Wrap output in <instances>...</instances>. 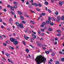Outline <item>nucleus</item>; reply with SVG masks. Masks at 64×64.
Masks as SVG:
<instances>
[{"label": "nucleus", "instance_id": "obj_42", "mask_svg": "<svg viewBox=\"0 0 64 64\" xmlns=\"http://www.w3.org/2000/svg\"><path fill=\"white\" fill-rule=\"evenodd\" d=\"M57 18L59 20H60V17L59 16L57 17Z\"/></svg>", "mask_w": 64, "mask_h": 64}, {"label": "nucleus", "instance_id": "obj_11", "mask_svg": "<svg viewBox=\"0 0 64 64\" xmlns=\"http://www.w3.org/2000/svg\"><path fill=\"white\" fill-rule=\"evenodd\" d=\"M59 5L60 6H62V5H63V4H62V2H59Z\"/></svg>", "mask_w": 64, "mask_h": 64}, {"label": "nucleus", "instance_id": "obj_62", "mask_svg": "<svg viewBox=\"0 0 64 64\" xmlns=\"http://www.w3.org/2000/svg\"><path fill=\"white\" fill-rule=\"evenodd\" d=\"M32 3H33V0H31V1H30Z\"/></svg>", "mask_w": 64, "mask_h": 64}, {"label": "nucleus", "instance_id": "obj_59", "mask_svg": "<svg viewBox=\"0 0 64 64\" xmlns=\"http://www.w3.org/2000/svg\"><path fill=\"white\" fill-rule=\"evenodd\" d=\"M35 3H34V4H33V3H32V5L33 6L35 5Z\"/></svg>", "mask_w": 64, "mask_h": 64}, {"label": "nucleus", "instance_id": "obj_64", "mask_svg": "<svg viewBox=\"0 0 64 64\" xmlns=\"http://www.w3.org/2000/svg\"><path fill=\"white\" fill-rule=\"evenodd\" d=\"M48 63L49 64H51V63L50 62V61L48 62Z\"/></svg>", "mask_w": 64, "mask_h": 64}, {"label": "nucleus", "instance_id": "obj_35", "mask_svg": "<svg viewBox=\"0 0 64 64\" xmlns=\"http://www.w3.org/2000/svg\"><path fill=\"white\" fill-rule=\"evenodd\" d=\"M23 44H24V45H26V44H25V42H24V41H23Z\"/></svg>", "mask_w": 64, "mask_h": 64}, {"label": "nucleus", "instance_id": "obj_25", "mask_svg": "<svg viewBox=\"0 0 64 64\" xmlns=\"http://www.w3.org/2000/svg\"><path fill=\"white\" fill-rule=\"evenodd\" d=\"M56 64H59V62L58 61H56Z\"/></svg>", "mask_w": 64, "mask_h": 64}, {"label": "nucleus", "instance_id": "obj_6", "mask_svg": "<svg viewBox=\"0 0 64 64\" xmlns=\"http://www.w3.org/2000/svg\"><path fill=\"white\" fill-rule=\"evenodd\" d=\"M24 37L25 39V40H27V39H29V38H30L29 37H28V36L26 37V36H25V35H24Z\"/></svg>", "mask_w": 64, "mask_h": 64}, {"label": "nucleus", "instance_id": "obj_24", "mask_svg": "<svg viewBox=\"0 0 64 64\" xmlns=\"http://www.w3.org/2000/svg\"><path fill=\"white\" fill-rule=\"evenodd\" d=\"M10 13L12 14V15H14V13L12 11L10 12Z\"/></svg>", "mask_w": 64, "mask_h": 64}, {"label": "nucleus", "instance_id": "obj_43", "mask_svg": "<svg viewBox=\"0 0 64 64\" xmlns=\"http://www.w3.org/2000/svg\"><path fill=\"white\" fill-rule=\"evenodd\" d=\"M29 2H28V0L27 1V2L26 3V5H28L29 4Z\"/></svg>", "mask_w": 64, "mask_h": 64}, {"label": "nucleus", "instance_id": "obj_49", "mask_svg": "<svg viewBox=\"0 0 64 64\" xmlns=\"http://www.w3.org/2000/svg\"><path fill=\"white\" fill-rule=\"evenodd\" d=\"M36 10L38 11H40V9L39 8H37L36 9Z\"/></svg>", "mask_w": 64, "mask_h": 64}, {"label": "nucleus", "instance_id": "obj_12", "mask_svg": "<svg viewBox=\"0 0 64 64\" xmlns=\"http://www.w3.org/2000/svg\"><path fill=\"white\" fill-rule=\"evenodd\" d=\"M2 60L4 61V62H5L6 61V60L5 59V58L4 56L2 57Z\"/></svg>", "mask_w": 64, "mask_h": 64}, {"label": "nucleus", "instance_id": "obj_19", "mask_svg": "<svg viewBox=\"0 0 64 64\" xmlns=\"http://www.w3.org/2000/svg\"><path fill=\"white\" fill-rule=\"evenodd\" d=\"M14 7L15 9H16L17 8V6L16 5L14 6Z\"/></svg>", "mask_w": 64, "mask_h": 64}, {"label": "nucleus", "instance_id": "obj_47", "mask_svg": "<svg viewBox=\"0 0 64 64\" xmlns=\"http://www.w3.org/2000/svg\"><path fill=\"white\" fill-rule=\"evenodd\" d=\"M52 20H53V21H56L55 19H54V18H52Z\"/></svg>", "mask_w": 64, "mask_h": 64}, {"label": "nucleus", "instance_id": "obj_3", "mask_svg": "<svg viewBox=\"0 0 64 64\" xmlns=\"http://www.w3.org/2000/svg\"><path fill=\"white\" fill-rule=\"evenodd\" d=\"M48 19V20L46 21V23L47 24H49V23H50V22H51V20H50V19H51V18L50 17H49Z\"/></svg>", "mask_w": 64, "mask_h": 64}, {"label": "nucleus", "instance_id": "obj_52", "mask_svg": "<svg viewBox=\"0 0 64 64\" xmlns=\"http://www.w3.org/2000/svg\"><path fill=\"white\" fill-rule=\"evenodd\" d=\"M32 32L34 34H36V32H34V31H32Z\"/></svg>", "mask_w": 64, "mask_h": 64}, {"label": "nucleus", "instance_id": "obj_29", "mask_svg": "<svg viewBox=\"0 0 64 64\" xmlns=\"http://www.w3.org/2000/svg\"><path fill=\"white\" fill-rule=\"evenodd\" d=\"M8 62H11V60H10V59H8Z\"/></svg>", "mask_w": 64, "mask_h": 64}, {"label": "nucleus", "instance_id": "obj_13", "mask_svg": "<svg viewBox=\"0 0 64 64\" xmlns=\"http://www.w3.org/2000/svg\"><path fill=\"white\" fill-rule=\"evenodd\" d=\"M61 19L62 20H64V16H62L61 18Z\"/></svg>", "mask_w": 64, "mask_h": 64}, {"label": "nucleus", "instance_id": "obj_50", "mask_svg": "<svg viewBox=\"0 0 64 64\" xmlns=\"http://www.w3.org/2000/svg\"><path fill=\"white\" fill-rule=\"evenodd\" d=\"M30 27H31V28H34V26H31V25L30 26Z\"/></svg>", "mask_w": 64, "mask_h": 64}, {"label": "nucleus", "instance_id": "obj_56", "mask_svg": "<svg viewBox=\"0 0 64 64\" xmlns=\"http://www.w3.org/2000/svg\"><path fill=\"white\" fill-rule=\"evenodd\" d=\"M41 35L42 36H44V33H42L41 34Z\"/></svg>", "mask_w": 64, "mask_h": 64}, {"label": "nucleus", "instance_id": "obj_21", "mask_svg": "<svg viewBox=\"0 0 64 64\" xmlns=\"http://www.w3.org/2000/svg\"><path fill=\"white\" fill-rule=\"evenodd\" d=\"M20 18H21L22 20H23L24 19V17L22 16H20Z\"/></svg>", "mask_w": 64, "mask_h": 64}, {"label": "nucleus", "instance_id": "obj_40", "mask_svg": "<svg viewBox=\"0 0 64 64\" xmlns=\"http://www.w3.org/2000/svg\"><path fill=\"white\" fill-rule=\"evenodd\" d=\"M30 47H31L32 48H33V49L34 48V47L32 45H30Z\"/></svg>", "mask_w": 64, "mask_h": 64}, {"label": "nucleus", "instance_id": "obj_23", "mask_svg": "<svg viewBox=\"0 0 64 64\" xmlns=\"http://www.w3.org/2000/svg\"><path fill=\"white\" fill-rule=\"evenodd\" d=\"M41 31H42V32H44V30L43 29H41Z\"/></svg>", "mask_w": 64, "mask_h": 64}, {"label": "nucleus", "instance_id": "obj_15", "mask_svg": "<svg viewBox=\"0 0 64 64\" xmlns=\"http://www.w3.org/2000/svg\"><path fill=\"white\" fill-rule=\"evenodd\" d=\"M45 52L46 53V54H49V53H50V52H49L48 51H45Z\"/></svg>", "mask_w": 64, "mask_h": 64}, {"label": "nucleus", "instance_id": "obj_48", "mask_svg": "<svg viewBox=\"0 0 64 64\" xmlns=\"http://www.w3.org/2000/svg\"><path fill=\"white\" fill-rule=\"evenodd\" d=\"M42 48L43 49V50H45V49H46V48H45L44 47H42Z\"/></svg>", "mask_w": 64, "mask_h": 64}, {"label": "nucleus", "instance_id": "obj_57", "mask_svg": "<svg viewBox=\"0 0 64 64\" xmlns=\"http://www.w3.org/2000/svg\"><path fill=\"white\" fill-rule=\"evenodd\" d=\"M55 40L56 41H57L58 40V38H55Z\"/></svg>", "mask_w": 64, "mask_h": 64}, {"label": "nucleus", "instance_id": "obj_1", "mask_svg": "<svg viewBox=\"0 0 64 64\" xmlns=\"http://www.w3.org/2000/svg\"><path fill=\"white\" fill-rule=\"evenodd\" d=\"M35 61L36 62L37 64H40L44 62V64L45 63V62L46 61V59L44 57L42 56H38L36 57L35 59Z\"/></svg>", "mask_w": 64, "mask_h": 64}, {"label": "nucleus", "instance_id": "obj_36", "mask_svg": "<svg viewBox=\"0 0 64 64\" xmlns=\"http://www.w3.org/2000/svg\"><path fill=\"white\" fill-rule=\"evenodd\" d=\"M62 62H64V58H63L62 59Z\"/></svg>", "mask_w": 64, "mask_h": 64}, {"label": "nucleus", "instance_id": "obj_34", "mask_svg": "<svg viewBox=\"0 0 64 64\" xmlns=\"http://www.w3.org/2000/svg\"><path fill=\"white\" fill-rule=\"evenodd\" d=\"M35 6H36V7H37V6H38V4L35 3Z\"/></svg>", "mask_w": 64, "mask_h": 64}, {"label": "nucleus", "instance_id": "obj_45", "mask_svg": "<svg viewBox=\"0 0 64 64\" xmlns=\"http://www.w3.org/2000/svg\"><path fill=\"white\" fill-rule=\"evenodd\" d=\"M40 27H42V28L44 27V25H43V24H42L40 26Z\"/></svg>", "mask_w": 64, "mask_h": 64}, {"label": "nucleus", "instance_id": "obj_20", "mask_svg": "<svg viewBox=\"0 0 64 64\" xmlns=\"http://www.w3.org/2000/svg\"><path fill=\"white\" fill-rule=\"evenodd\" d=\"M55 14H56V15H58V12H55Z\"/></svg>", "mask_w": 64, "mask_h": 64}, {"label": "nucleus", "instance_id": "obj_51", "mask_svg": "<svg viewBox=\"0 0 64 64\" xmlns=\"http://www.w3.org/2000/svg\"><path fill=\"white\" fill-rule=\"evenodd\" d=\"M9 42V41H7L6 42V43H7V44H8Z\"/></svg>", "mask_w": 64, "mask_h": 64}, {"label": "nucleus", "instance_id": "obj_38", "mask_svg": "<svg viewBox=\"0 0 64 64\" xmlns=\"http://www.w3.org/2000/svg\"><path fill=\"white\" fill-rule=\"evenodd\" d=\"M3 44L4 46H7V45H6V44L5 43H4Z\"/></svg>", "mask_w": 64, "mask_h": 64}, {"label": "nucleus", "instance_id": "obj_44", "mask_svg": "<svg viewBox=\"0 0 64 64\" xmlns=\"http://www.w3.org/2000/svg\"><path fill=\"white\" fill-rule=\"evenodd\" d=\"M52 54V56H54V55H55V54L53 52Z\"/></svg>", "mask_w": 64, "mask_h": 64}, {"label": "nucleus", "instance_id": "obj_32", "mask_svg": "<svg viewBox=\"0 0 64 64\" xmlns=\"http://www.w3.org/2000/svg\"><path fill=\"white\" fill-rule=\"evenodd\" d=\"M42 15H43V16H44V15H45V13H42Z\"/></svg>", "mask_w": 64, "mask_h": 64}, {"label": "nucleus", "instance_id": "obj_4", "mask_svg": "<svg viewBox=\"0 0 64 64\" xmlns=\"http://www.w3.org/2000/svg\"><path fill=\"white\" fill-rule=\"evenodd\" d=\"M15 40L14 38H11L10 39V40L12 42H14Z\"/></svg>", "mask_w": 64, "mask_h": 64}, {"label": "nucleus", "instance_id": "obj_30", "mask_svg": "<svg viewBox=\"0 0 64 64\" xmlns=\"http://www.w3.org/2000/svg\"><path fill=\"white\" fill-rule=\"evenodd\" d=\"M10 21H12V22H13V20H12V18H10Z\"/></svg>", "mask_w": 64, "mask_h": 64}, {"label": "nucleus", "instance_id": "obj_33", "mask_svg": "<svg viewBox=\"0 0 64 64\" xmlns=\"http://www.w3.org/2000/svg\"><path fill=\"white\" fill-rule=\"evenodd\" d=\"M14 4H15L16 5H17V3L15 2H14Z\"/></svg>", "mask_w": 64, "mask_h": 64}, {"label": "nucleus", "instance_id": "obj_28", "mask_svg": "<svg viewBox=\"0 0 64 64\" xmlns=\"http://www.w3.org/2000/svg\"><path fill=\"white\" fill-rule=\"evenodd\" d=\"M30 22L32 24H34V22L33 21H32V20L30 21Z\"/></svg>", "mask_w": 64, "mask_h": 64}, {"label": "nucleus", "instance_id": "obj_53", "mask_svg": "<svg viewBox=\"0 0 64 64\" xmlns=\"http://www.w3.org/2000/svg\"><path fill=\"white\" fill-rule=\"evenodd\" d=\"M50 62H53V60H52V59H51L50 60Z\"/></svg>", "mask_w": 64, "mask_h": 64}, {"label": "nucleus", "instance_id": "obj_8", "mask_svg": "<svg viewBox=\"0 0 64 64\" xmlns=\"http://www.w3.org/2000/svg\"><path fill=\"white\" fill-rule=\"evenodd\" d=\"M32 36L33 38H35L36 37V36L34 35V34H32Z\"/></svg>", "mask_w": 64, "mask_h": 64}, {"label": "nucleus", "instance_id": "obj_22", "mask_svg": "<svg viewBox=\"0 0 64 64\" xmlns=\"http://www.w3.org/2000/svg\"><path fill=\"white\" fill-rule=\"evenodd\" d=\"M54 25V22H52L50 23V25H52V26L53 25Z\"/></svg>", "mask_w": 64, "mask_h": 64}, {"label": "nucleus", "instance_id": "obj_10", "mask_svg": "<svg viewBox=\"0 0 64 64\" xmlns=\"http://www.w3.org/2000/svg\"><path fill=\"white\" fill-rule=\"evenodd\" d=\"M26 51L27 53H29V50L28 48H26Z\"/></svg>", "mask_w": 64, "mask_h": 64}, {"label": "nucleus", "instance_id": "obj_58", "mask_svg": "<svg viewBox=\"0 0 64 64\" xmlns=\"http://www.w3.org/2000/svg\"><path fill=\"white\" fill-rule=\"evenodd\" d=\"M30 11H31V12H32V13H35V12H33L31 10H30Z\"/></svg>", "mask_w": 64, "mask_h": 64}, {"label": "nucleus", "instance_id": "obj_63", "mask_svg": "<svg viewBox=\"0 0 64 64\" xmlns=\"http://www.w3.org/2000/svg\"><path fill=\"white\" fill-rule=\"evenodd\" d=\"M49 51L50 52H52V49L50 50Z\"/></svg>", "mask_w": 64, "mask_h": 64}, {"label": "nucleus", "instance_id": "obj_60", "mask_svg": "<svg viewBox=\"0 0 64 64\" xmlns=\"http://www.w3.org/2000/svg\"><path fill=\"white\" fill-rule=\"evenodd\" d=\"M22 3H24V0H21Z\"/></svg>", "mask_w": 64, "mask_h": 64}, {"label": "nucleus", "instance_id": "obj_41", "mask_svg": "<svg viewBox=\"0 0 64 64\" xmlns=\"http://www.w3.org/2000/svg\"><path fill=\"white\" fill-rule=\"evenodd\" d=\"M22 23H23L24 24H25L26 23V22L25 21H22Z\"/></svg>", "mask_w": 64, "mask_h": 64}, {"label": "nucleus", "instance_id": "obj_39", "mask_svg": "<svg viewBox=\"0 0 64 64\" xmlns=\"http://www.w3.org/2000/svg\"><path fill=\"white\" fill-rule=\"evenodd\" d=\"M57 36H61V34H57Z\"/></svg>", "mask_w": 64, "mask_h": 64}, {"label": "nucleus", "instance_id": "obj_54", "mask_svg": "<svg viewBox=\"0 0 64 64\" xmlns=\"http://www.w3.org/2000/svg\"><path fill=\"white\" fill-rule=\"evenodd\" d=\"M28 57H29V58H31V56H30V55L28 54Z\"/></svg>", "mask_w": 64, "mask_h": 64}, {"label": "nucleus", "instance_id": "obj_27", "mask_svg": "<svg viewBox=\"0 0 64 64\" xmlns=\"http://www.w3.org/2000/svg\"><path fill=\"white\" fill-rule=\"evenodd\" d=\"M42 25H46V23L45 22H44L42 23Z\"/></svg>", "mask_w": 64, "mask_h": 64}, {"label": "nucleus", "instance_id": "obj_37", "mask_svg": "<svg viewBox=\"0 0 64 64\" xmlns=\"http://www.w3.org/2000/svg\"><path fill=\"white\" fill-rule=\"evenodd\" d=\"M48 11L49 13H51V10H50L49 9H48Z\"/></svg>", "mask_w": 64, "mask_h": 64}, {"label": "nucleus", "instance_id": "obj_7", "mask_svg": "<svg viewBox=\"0 0 64 64\" xmlns=\"http://www.w3.org/2000/svg\"><path fill=\"white\" fill-rule=\"evenodd\" d=\"M44 1L45 2H44L45 5H48V2H47L46 0H45Z\"/></svg>", "mask_w": 64, "mask_h": 64}, {"label": "nucleus", "instance_id": "obj_26", "mask_svg": "<svg viewBox=\"0 0 64 64\" xmlns=\"http://www.w3.org/2000/svg\"><path fill=\"white\" fill-rule=\"evenodd\" d=\"M57 31L58 33H61V31H60V30H58Z\"/></svg>", "mask_w": 64, "mask_h": 64}, {"label": "nucleus", "instance_id": "obj_46", "mask_svg": "<svg viewBox=\"0 0 64 64\" xmlns=\"http://www.w3.org/2000/svg\"><path fill=\"white\" fill-rule=\"evenodd\" d=\"M39 7H41V4H38Z\"/></svg>", "mask_w": 64, "mask_h": 64}, {"label": "nucleus", "instance_id": "obj_5", "mask_svg": "<svg viewBox=\"0 0 64 64\" xmlns=\"http://www.w3.org/2000/svg\"><path fill=\"white\" fill-rule=\"evenodd\" d=\"M18 43V41H14V45H17Z\"/></svg>", "mask_w": 64, "mask_h": 64}, {"label": "nucleus", "instance_id": "obj_31", "mask_svg": "<svg viewBox=\"0 0 64 64\" xmlns=\"http://www.w3.org/2000/svg\"><path fill=\"white\" fill-rule=\"evenodd\" d=\"M37 44L38 46H40V43H39L37 42Z\"/></svg>", "mask_w": 64, "mask_h": 64}, {"label": "nucleus", "instance_id": "obj_14", "mask_svg": "<svg viewBox=\"0 0 64 64\" xmlns=\"http://www.w3.org/2000/svg\"><path fill=\"white\" fill-rule=\"evenodd\" d=\"M10 8L11 10H14V8L12 6H11L10 7Z\"/></svg>", "mask_w": 64, "mask_h": 64}, {"label": "nucleus", "instance_id": "obj_17", "mask_svg": "<svg viewBox=\"0 0 64 64\" xmlns=\"http://www.w3.org/2000/svg\"><path fill=\"white\" fill-rule=\"evenodd\" d=\"M48 30L49 31H52V29L51 28H50L48 29Z\"/></svg>", "mask_w": 64, "mask_h": 64}, {"label": "nucleus", "instance_id": "obj_18", "mask_svg": "<svg viewBox=\"0 0 64 64\" xmlns=\"http://www.w3.org/2000/svg\"><path fill=\"white\" fill-rule=\"evenodd\" d=\"M10 49H12V50H14V48L12 47H10Z\"/></svg>", "mask_w": 64, "mask_h": 64}, {"label": "nucleus", "instance_id": "obj_55", "mask_svg": "<svg viewBox=\"0 0 64 64\" xmlns=\"http://www.w3.org/2000/svg\"><path fill=\"white\" fill-rule=\"evenodd\" d=\"M0 38L1 39V40H2V39H3V38L1 36H0Z\"/></svg>", "mask_w": 64, "mask_h": 64}, {"label": "nucleus", "instance_id": "obj_2", "mask_svg": "<svg viewBox=\"0 0 64 64\" xmlns=\"http://www.w3.org/2000/svg\"><path fill=\"white\" fill-rule=\"evenodd\" d=\"M16 25L18 26L19 27H20L21 28H23L24 27L22 24H19L17 22H16Z\"/></svg>", "mask_w": 64, "mask_h": 64}, {"label": "nucleus", "instance_id": "obj_61", "mask_svg": "<svg viewBox=\"0 0 64 64\" xmlns=\"http://www.w3.org/2000/svg\"><path fill=\"white\" fill-rule=\"evenodd\" d=\"M40 40H42H42H44V39H43V38H41L40 39Z\"/></svg>", "mask_w": 64, "mask_h": 64}, {"label": "nucleus", "instance_id": "obj_16", "mask_svg": "<svg viewBox=\"0 0 64 64\" xmlns=\"http://www.w3.org/2000/svg\"><path fill=\"white\" fill-rule=\"evenodd\" d=\"M6 55L7 57H10V55L8 54V53L6 54Z\"/></svg>", "mask_w": 64, "mask_h": 64}, {"label": "nucleus", "instance_id": "obj_9", "mask_svg": "<svg viewBox=\"0 0 64 64\" xmlns=\"http://www.w3.org/2000/svg\"><path fill=\"white\" fill-rule=\"evenodd\" d=\"M18 14H19V15H21L23 14H22V12L20 11H18Z\"/></svg>", "mask_w": 64, "mask_h": 64}]
</instances>
